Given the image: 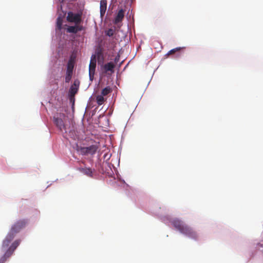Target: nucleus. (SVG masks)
I'll use <instances>...</instances> for the list:
<instances>
[{
    "label": "nucleus",
    "instance_id": "obj_1",
    "mask_svg": "<svg viewBox=\"0 0 263 263\" xmlns=\"http://www.w3.org/2000/svg\"><path fill=\"white\" fill-rule=\"evenodd\" d=\"M26 223L27 221L25 220H21L14 224L3 241L2 247L3 249H6L9 246L10 242L14 238L15 234L19 232L25 226Z\"/></svg>",
    "mask_w": 263,
    "mask_h": 263
},
{
    "label": "nucleus",
    "instance_id": "obj_2",
    "mask_svg": "<svg viewBox=\"0 0 263 263\" xmlns=\"http://www.w3.org/2000/svg\"><path fill=\"white\" fill-rule=\"evenodd\" d=\"M173 226L181 233L186 235L190 238L197 239L198 235L191 228L184 224L179 219H175L172 221Z\"/></svg>",
    "mask_w": 263,
    "mask_h": 263
},
{
    "label": "nucleus",
    "instance_id": "obj_3",
    "mask_svg": "<svg viewBox=\"0 0 263 263\" xmlns=\"http://www.w3.org/2000/svg\"><path fill=\"white\" fill-rule=\"evenodd\" d=\"M66 116L63 113H57L53 117V122L57 127L61 130H66V125L65 123Z\"/></svg>",
    "mask_w": 263,
    "mask_h": 263
},
{
    "label": "nucleus",
    "instance_id": "obj_4",
    "mask_svg": "<svg viewBox=\"0 0 263 263\" xmlns=\"http://www.w3.org/2000/svg\"><path fill=\"white\" fill-rule=\"evenodd\" d=\"M20 243V240H15L7 250L4 255L0 258V263H4L7 259L12 255L13 252L18 246Z\"/></svg>",
    "mask_w": 263,
    "mask_h": 263
},
{
    "label": "nucleus",
    "instance_id": "obj_5",
    "mask_svg": "<svg viewBox=\"0 0 263 263\" xmlns=\"http://www.w3.org/2000/svg\"><path fill=\"white\" fill-rule=\"evenodd\" d=\"M99 148V144H96L88 147H80L79 148V151L83 155H93L96 153Z\"/></svg>",
    "mask_w": 263,
    "mask_h": 263
},
{
    "label": "nucleus",
    "instance_id": "obj_6",
    "mask_svg": "<svg viewBox=\"0 0 263 263\" xmlns=\"http://www.w3.org/2000/svg\"><path fill=\"white\" fill-rule=\"evenodd\" d=\"M66 19L68 22L74 23L76 25H78L82 22L81 14L70 11L68 12Z\"/></svg>",
    "mask_w": 263,
    "mask_h": 263
},
{
    "label": "nucleus",
    "instance_id": "obj_7",
    "mask_svg": "<svg viewBox=\"0 0 263 263\" xmlns=\"http://www.w3.org/2000/svg\"><path fill=\"white\" fill-rule=\"evenodd\" d=\"M79 85L80 81L78 80H74L69 90V94L70 97H74L76 94L78 92Z\"/></svg>",
    "mask_w": 263,
    "mask_h": 263
},
{
    "label": "nucleus",
    "instance_id": "obj_8",
    "mask_svg": "<svg viewBox=\"0 0 263 263\" xmlns=\"http://www.w3.org/2000/svg\"><path fill=\"white\" fill-rule=\"evenodd\" d=\"M79 171L83 173L84 175L87 176L88 177L92 178L93 174L95 172V170H92L90 167H80L78 168Z\"/></svg>",
    "mask_w": 263,
    "mask_h": 263
},
{
    "label": "nucleus",
    "instance_id": "obj_9",
    "mask_svg": "<svg viewBox=\"0 0 263 263\" xmlns=\"http://www.w3.org/2000/svg\"><path fill=\"white\" fill-rule=\"evenodd\" d=\"M96 57H97V59L98 62L103 63L104 60V56L103 54V50L102 48L99 47L96 50Z\"/></svg>",
    "mask_w": 263,
    "mask_h": 263
},
{
    "label": "nucleus",
    "instance_id": "obj_10",
    "mask_svg": "<svg viewBox=\"0 0 263 263\" xmlns=\"http://www.w3.org/2000/svg\"><path fill=\"white\" fill-rule=\"evenodd\" d=\"M125 10L121 9L118 11L114 20V23L117 24L122 21L124 17Z\"/></svg>",
    "mask_w": 263,
    "mask_h": 263
},
{
    "label": "nucleus",
    "instance_id": "obj_11",
    "mask_svg": "<svg viewBox=\"0 0 263 263\" xmlns=\"http://www.w3.org/2000/svg\"><path fill=\"white\" fill-rule=\"evenodd\" d=\"M96 67V63H93L92 62H90L89 65V79L91 81H92L93 79Z\"/></svg>",
    "mask_w": 263,
    "mask_h": 263
},
{
    "label": "nucleus",
    "instance_id": "obj_12",
    "mask_svg": "<svg viewBox=\"0 0 263 263\" xmlns=\"http://www.w3.org/2000/svg\"><path fill=\"white\" fill-rule=\"evenodd\" d=\"M107 8V1L106 0H101L100 1V15L101 17H103L106 12Z\"/></svg>",
    "mask_w": 263,
    "mask_h": 263
},
{
    "label": "nucleus",
    "instance_id": "obj_13",
    "mask_svg": "<svg viewBox=\"0 0 263 263\" xmlns=\"http://www.w3.org/2000/svg\"><path fill=\"white\" fill-rule=\"evenodd\" d=\"M72 68H73V67H71L70 64H69L68 65L67 69L66 75L65 77V82L66 83H69L71 79L72 74Z\"/></svg>",
    "mask_w": 263,
    "mask_h": 263
},
{
    "label": "nucleus",
    "instance_id": "obj_14",
    "mask_svg": "<svg viewBox=\"0 0 263 263\" xmlns=\"http://www.w3.org/2000/svg\"><path fill=\"white\" fill-rule=\"evenodd\" d=\"M115 67V65L111 62H108L107 64H105L103 66V68L105 72L108 71L114 72V69Z\"/></svg>",
    "mask_w": 263,
    "mask_h": 263
},
{
    "label": "nucleus",
    "instance_id": "obj_15",
    "mask_svg": "<svg viewBox=\"0 0 263 263\" xmlns=\"http://www.w3.org/2000/svg\"><path fill=\"white\" fill-rule=\"evenodd\" d=\"M63 24V19L61 17L59 16L57 19L56 27L57 29L60 30L62 29Z\"/></svg>",
    "mask_w": 263,
    "mask_h": 263
},
{
    "label": "nucleus",
    "instance_id": "obj_16",
    "mask_svg": "<svg viewBox=\"0 0 263 263\" xmlns=\"http://www.w3.org/2000/svg\"><path fill=\"white\" fill-rule=\"evenodd\" d=\"M111 89L110 87L108 86L102 89L101 91V95L103 96H105L111 92Z\"/></svg>",
    "mask_w": 263,
    "mask_h": 263
},
{
    "label": "nucleus",
    "instance_id": "obj_17",
    "mask_svg": "<svg viewBox=\"0 0 263 263\" xmlns=\"http://www.w3.org/2000/svg\"><path fill=\"white\" fill-rule=\"evenodd\" d=\"M96 101L99 105H102L104 102V98L103 97V96H102V95H98L96 97Z\"/></svg>",
    "mask_w": 263,
    "mask_h": 263
},
{
    "label": "nucleus",
    "instance_id": "obj_18",
    "mask_svg": "<svg viewBox=\"0 0 263 263\" xmlns=\"http://www.w3.org/2000/svg\"><path fill=\"white\" fill-rule=\"evenodd\" d=\"M67 31L68 32H69V33H77V29H76V25L75 26H69L67 28Z\"/></svg>",
    "mask_w": 263,
    "mask_h": 263
},
{
    "label": "nucleus",
    "instance_id": "obj_19",
    "mask_svg": "<svg viewBox=\"0 0 263 263\" xmlns=\"http://www.w3.org/2000/svg\"><path fill=\"white\" fill-rule=\"evenodd\" d=\"M181 49V47H177V48H174V49L171 50L170 51H169L167 53V55H168L174 54L175 52H176L177 51L180 50Z\"/></svg>",
    "mask_w": 263,
    "mask_h": 263
},
{
    "label": "nucleus",
    "instance_id": "obj_20",
    "mask_svg": "<svg viewBox=\"0 0 263 263\" xmlns=\"http://www.w3.org/2000/svg\"><path fill=\"white\" fill-rule=\"evenodd\" d=\"M114 34V31L112 29H109L106 31V34L109 36H112Z\"/></svg>",
    "mask_w": 263,
    "mask_h": 263
},
{
    "label": "nucleus",
    "instance_id": "obj_21",
    "mask_svg": "<svg viewBox=\"0 0 263 263\" xmlns=\"http://www.w3.org/2000/svg\"><path fill=\"white\" fill-rule=\"evenodd\" d=\"M76 26L77 32L78 31H80L83 30L84 29V28L83 27V26L82 25H80V24L78 25H76Z\"/></svg>",
    "mask_w": 263,
    "mask_h": 263
},
{
    "label": "nucleus",
    "instance_id": "obj_22",
    "mask_svg": "<svg viewBox=\"0 0 263 263\" xmlns=\"http://www.w3.org/2000/svg\"><path fill=\"white\" fill-rule=\"evenodd\" d=\"M97 57H96V54H92L91 57L90 61L92 62L93 63H96V58Z\"/></svg>",
    "mask_w": 263,
    "mask_h": 263
},
{
    "label": "nucleus",
    "instance_id": "obj_23",
    "mask_svg": "<svg viewBox=\"0 0 263 263\" xmlns=\"http://www.w3.org/2000/svg\"><path fill=\"white\" fill-rule=\"evenodd\" d=\"M120 60V55L118 54L115 58V63H117Z\"/></svg>",
    "mask_w": 263,
    "mask_h": 263
}]
</instances>
